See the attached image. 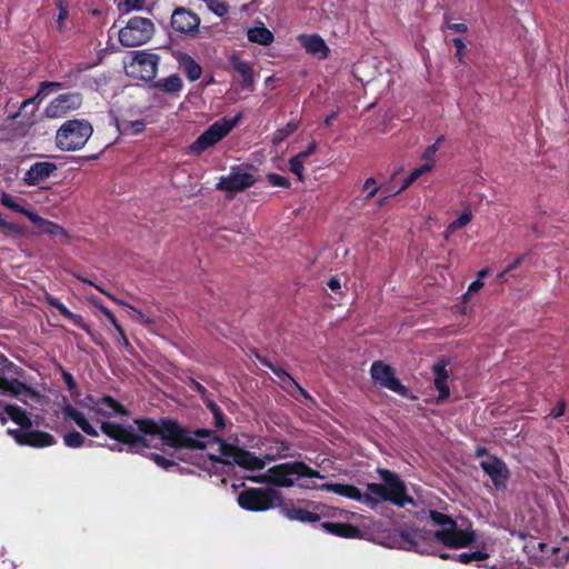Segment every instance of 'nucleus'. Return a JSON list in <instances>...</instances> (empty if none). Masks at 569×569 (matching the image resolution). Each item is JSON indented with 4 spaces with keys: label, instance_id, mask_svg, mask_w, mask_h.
Returning a JSON list of instances; mask_svg holds the SVG:
<instances>
[{
    "label": "nucleus",
    "instance_id": "21",
    "mask_svg": "<svg viewBox=\"0 0 569 569\" xmlns=\"http://www.w3.org/2000/svg\"><path fill=\"white\" fill-rule=\"evenodd\" d=\"M260 361L263 366L271 369V371L282 381V383L284 385V388L289 389V386L293 387L303 397L309 398L308 392L302 387H300V385L297 381H295L293 378L286 370H283L281 367H277V366L272 365L271 362L267 361L266 359H260Z\"/></svg>",
    "mask_w": 569,
    "mask_h": 569
},
{
    "label": "nucleus",
    "instance_id": "18",
    "mask_svg": "<svg viewBox=\"0 0 569 569\" xmlns=\"http://www.w3.org/2000/svg\"><path fill=\"white\" fill-rule=\"evenodd\" d=\"M447 362L441 360L433 365V375H435V387L439 392L438 401H442L450 396V389L448 385V380L450 378V372L447 370Z\"/></svg>",
    "mask_w": 569,
    "mask_h": 569
},
{
    "label": "nucleus",
    "instance_id": "61",
    "mask_svg": "<svg viewBox=\"0 0 569 569\" xmlns=\"http://www.w3.org/2000/svg\"><path fill=\"white\" fill-rule=\"evenodd\" d=\"M386 201H387V198L379 200V206H383L386 203Z\"/></svg>",
    "mask_w": 569,
    "mask_h": 569
},
{
    "label": "nucleus",
    "instance_id": "42",
    "mask_svg": "<svg viewBox=\"0 0 569 569\" xmlns=\"http://www.w3.org/2000/svg\"><path fill=\"white\" fill-rule=\"evenodd\" d=\"M268 180L274 187H282V188L289 187L288 178L277 174V173L269 174Z\"/></svg>",
    "mask_w": 569,
    "mask_h": 569
},
{
    "label": "nucleus",
    "instance_id": "19",
    "mask_svg": "<svg viewBox=\"0 0 569 569\" xmlns=\"http://www.w3.org/2000/svg\"><path fill=\"white\" fill-rule=\"evenodd\" d=\"M299 42L306 51L319 59L328 57L329 48L325 40L318 34H302L299 37Z\"/></svg>",
    "mask_w": 569,
    "mask_h": 569
},
{
    "label": "nucleus",
    "instance_id": "24",
    "mask_svg": "<svg viewBox=\"0 0 569 569\" xmlns=\"http://www.w3.org/2000/svg\"><path fill=\"white\" fill-rule=\"evenodd\" d=\"M46 301L50 306L57 308L60 311V313L63 315L64 317H67L69 320H71L73 322V325L82 328L86 331L89 330L88 326L83 321L82 317L77 313L71 312L62 302H60V300L58 298L48 295L46 297Z\"/></svg>",
    "mask_w": 569,
    "mask_h": 569
},
{
    "label": "nucleus",
    "instance_id": "63",
    "mask_svg": "<svg viewBox=\"0 0 569 569\" xmlns=\"http://www.w3.org/2000/svg\"><path fill=\"white\" fill-rule=\"evenodd\" d=\"M194 386H196L197 390H202V387L199 383L194 382Z\"/></svg>",
    "mask_w": 569,
    "mask_h": 569
},
{
    "label": "nucleus",
    "instance_id": "64",
    "mask_svg": "<svg viewBox=\"0 0 569 569\" xmlns=\"http://www.w3.org/2000/svg\"><path fill=\"white\" fill-rule=\"evenodd\" d=\"M81 280H82L83 282H87V283L92 284V282H91V281H89V280H87V279H81Z\"/></svg>",
    "mask_w": 569,
    "mask_h": 569
},
{
    "label": "nucleus",
    "instance_id": "32",
    "mask_svg": "<svg viewBox=\"0 0 569 569\" xmlns=\"http://www.w3.org/2000/svg\"><path fill=\"white\" fill-rule=\"evenodd\" d=\"M443 142V137H439L435 143L429 146L422 153L421 160L426 163L431 162V166L435 167L436 163V153L440 149Z\"/></svg>",
    "mask_w": 569,
    "mask_h": 569
},
{
    "label": "nucleus",
    "instance_id": "31",
    "mask_svg": "<svg viewBox=\"0 0 569 569\" xmlns=\"http://www.w3.org/2000/svg\"><path fill=\"white\" fill-rule=\"evenodd\" d=\"M471 219H472L471 210H469V209L463 210L459 214V217L448 226L447 237L449 236V233H452L457 229H460V228H463L465 226H467L471 221Z\"/></svg>",
    "mask_w": 569,
    "mask_h": 569
},
{
    "label": "nucleus",
    "instance_id": "60",
    "mask_svg": "<svg viewBox=\"0 0 569 569\" xmlns=\"http://www.w3.org/2000/svg\"><path fill=\"white\" fill-rule=\"evenodd\" d=\"M487 273H488L487 269L480 270L478 272V279L482 280V278L486 277Z\"/></svg>",
    "mask_w": 569,
    "mask_h": 569
},
{
    "label": "nucleus",
    "instance_id": "40",
    "mask_svg": "<svg viewBox=\"0 0 569 569\" xmlns=\"http://www.w3.org/2000/svg\"><path fill=\"white\" fill-rule=\"evenodd\" d=\"M208 406L211 409V412L213 415L216 426L218 428L224 427L223 413L220 410V408L217 405H214L213 402H209Z\"/></svg>",
    "mask_w": 569,
    "mask_h": 569
},
{
    "label": "nucleus",
    "instance_id": "36",
    "mask_svg": "<svg viewBox=\"0 0 569 569\" xmlns=\"http://www.w3.org/2000/svg\"><path fill=\"white\" fill-rule=\"evenodd\" d=\"M64 445L69 448H79L84 445V437L78 431H72L63 437Z\"/></svg>",
    "mask_w": 569,
    "mask_h": 569
},
{
    "label": "nucleus",
    "instance_id": "49",
    "mask_svg": "<svg viewBox=\"0 0 569 569\" xmlns=\"http://www.w3.org/2000/svg\"><path fill=\"white\" fill-rule=\"evenodd\" d=\"M448 28L461 33H465L468 30L465 23H448Z\"/></svg>",
    "mask_w": 569,
    "mask_h": 569
},
{
    "label": "nucleus",
    "instance_id": "33",
    "mask_svg": "<svg viewBox=\"0 0 569 569\" xmlns=\"http://www.w3.org/2000/svg\"><path fill=\"white\" fill-rule=\"evenodd\" d=\"M305 161L306 160L300 158L298 154L292 157L289 160V169H290V171L293 174H296L300 181H303V179H305V176H303V171H305L303 163H305Z\"/></svg>",
    "mask_w": 569,
    "mask_h": 569
},
{
    "label": "nucleus",
    "instance_id": "29",
    "mask_svg": "<svg viewBox=\"0 0 569 569\" xmlns=\"http://www.w3.org/2000/svg\"><path fill=\"white\" fill-rule=\"evenodd\" d=\"M182 80L177 74H171L167 78L158 80L153 87L168 93H176L182 89Z\"/></svg>",
    "mask_w": 569,
    "mask_h": 569
},
{
    "label": "nucleus",
    "instance_id": "8",
    "mask_svg": "<svg viewBox=\"0 0 569 569\" xmlns=\"http://www.w3.org/2000/svg\"><path fill=\"white\" fill-rule=\"evenodd\" d=\"M159 62L160 57L154 52L148 50L134 51L127 70L134 78L150 81L157 76Z\"/></svg>",
    "mask_w": 569,
    "mask_h": 569
},
{
    "label": "nucleus",
    "instance_id": "9",
    "mask_svg": "<svg viewBox=\"0 0 569 569\" xmlns=\"http://www.w3.org/2000/svg\"><path fill=\"white\" fill-rule=\"evenodd\" d=\"M279 493L274 489H251L238 496L239 506L249 511H264L277 505Z\"/></svg>",
    "mask_w": 569,
    "mask_h": 569
},
{
    "label": "nucleus",
    "instance_id": "51",
    "mask_svg": "<svg viewBox=\"0 0 569 569\" xmlns=\"http://www.w3.org/2000/svg\"><path fill=\"white\" fill-rule=\"evenodd\" d=\"M417 179L413 177L412 173L408 176V178L403 181L402 186L399 188L397 192H400L405 189H407L412 182H415Z\"/></svg>",
    "mask_w": 569,
    "mask_h": 569
},
{
    "label": "nucleus",
    "instance_id": "62",
    "mask_svg": "<svg viewBox=\"0 0 569 569\" xmlns=\"http://www.w3.org/2000/svg\"><path fill=\"white\" fill-rule=\"evenodd\" d=\"M94 287H96L99 291H101V292H103V293H107V292L102 289V287H99V286H94Z\"/></svg>",
    "mask_w": 569,
    "mask_h": 569
},
{
    "label": "nucleus",
    "instance_id": "14",
    "mask_svg": "<svg viewBox=\"0 0 569 569\" xmlns=\"http://www.w3.org/2000/svg\"><path fill=\"white\" fill-rule=\"evenodd\" d=\"M200 24V18L184 8H178L171 17L172 28L180 33H191L197 31Z\"/></svg>",
    "mask_w": 569,
    "mask_h": 569
},
{
    "label": "nucleus",
    "instance_id": "48",
    "mask_svg": "<svg viewBox=\"0 0 569 569\" xmlns=\"http://www.w3.org/2000/svg\"><path fill=\"white\" fill-rule=\"evenodd\" d=\"M62 377H63V380H64L66 385L68 386L69 390H73L76 388V381H74L73 377L69 372H66V371H63Z\"/></svg>",
    "mask_w": 569,
    "mask_h": 569
},
{
    "label": "nucleus",
    "instance_id": "13",
    "mask_svg": "<svg viewBox=\"0 0 569 569\" xmlns=\"http://www.w3.org/2000/svg\"><path fill=\"white\" fill-rule=\"evenodd\" d=\"M481 469L491 479L497 490H505L510 477L507 465L497 457H489L480 462Z\"/></svg>",
    "mask_w": 569,
    "mask_h": 569
},
{
    "label": "nucleus",
    "instance_id": "30",
    "mask_svg": "<svg viewBox=\"0 0 569 569\" xmlns=\"http://www.w3.org/2000/svg\"><path fill=\"white\" fill-rule=\"evenodd\" d=\"M299 128V121H289L284 127L279 128L273 136L272 142L279 144Z\"/></svg>",
    "mask_w": 569,
    "mask_h": 569
},
{
    "label": "nucleus",
    "instance_id": "25",
    "mask_svg": "<svg viewBox=\"0 0 569 569\" xmlns=\"http://www.w3.org/2000/svg\"><path fill=\"white\" fill-rule=\"evenodd\" d=\"M438 556L441 559H455L465 565L470 563L472 561L480 562V561H483L489 558V553L481 551V550L473 551V552H461L459 555H450L448 552H439Z\"/></svg>",
    "mask_w": 569,
    "mask_h": 569
},
{
    "label": "nucleus",
    "instance_id": "5",
    "mask_svg": "<svg viewBox=\"0 0 569 569\" xmlns=\"http://www.w3.org/2000/svg\"><path fill=\"white\" fill-rule=\"evenodd\" d=\"M92 133L93 128L88 120H68L56 133V146L62 151H77L86 146Z\"/></svg>",
    "mask_w": 569,
    "mask_h": 569
},
{
    "label": "nucleus",
    "instance_id": "53",
    "mask_svg": "<svg viewBox=\"0 0 569 569\" xmlns=\"http://www.w3.org/2000/svg\"><path fill=\"white\" fill-rule=\"evenodd\" d=\"M127 307L133 311V315L131 316L132 320L136 322H139L141 319V316H143L144 313L130 305H128Z\"/></svg>",
    "mask_w": 569,
    "mask_h": 569
},
{
    "label": "nucleus",
    "instance_id": "11",
    "mask_svg": "<svg viewBox=\"0 0 569 569\" xmlns=\"http://www.w3.org/2000/svg\"><path fill=\"white\" fill-rule=\"evenodd\" d=\"M254 181L256 179L248 168L236 167L229 174L220 178L217 189L233 193L251 187Z\"/></svg>",
    "mask_w": 569,
    "mask_h": 569
},
{
    "label": "nucleus",
    "instance_id": "4",
    "mask_svg": "<svg viewBox=\"0 0 569 569\" xmlns=\"http://www.w3.org/2000/svg\"><path fill=\"white\" fill-rule=\"evenodd\" d=\"M3 413L6 418L19 426L18 429H8V433L11 435L19 445L39 448L54 445V438L50 433L31 430V419L21 408L7 405Z\"/></svg>",
    "mask_w": 569,
    "mask_h": 569
},
{
    "label": "nucleus",
    "instance_id": "58",
    "mask_svg": "<svg viewBox=\"0 0 569 569\" xmlns=\"http://www.w3.org/2000/svg\"><path fill=\"white\" fill-rule=\"evenodd\" d=\"M118 333H119V336H120V338H119V342H120V343H122V345H123V346H126V347H129V346H130V345H129V340H128V338L126 337L124 331H123V329H122V328H121V332H118Z\"/></svg>",
    "mask_w": 569,
    "mask_h": 569
},
{
    "label": "nucleus",
    "instance_id": "26",
    "mask_svg": "<svg viewBox=\"0 0 569 569\" xmlns=\"http://www.w3.org/2000/svg\"><path fill=\"white\" fill-rule=\"evenodd\" d=\"M284 515L290 520H297L301 522H317L320 520V516L318 513L300 507L287 508L284 509Z\"/></svg>",
    "mask_w": 569,
    "mask_h": 569
},
{
    "label": "nucleus",
    "instance_id": "44",
    "mask_svg": "<svg viewBox=\"0 0 569 569\" xmlns=\"http://www.w3.org/2000/svg\"><path fill=\"white\" fill-rule=\"evenodd\" d=\"M432 169H433V167L431 166V162H428V163L423 162L421 166L416 168L411 173L413 174V177L416 179H418L421 176L427 174L430 171H432Z\"/></svg>",
    "mask_w": 569,
    "mask_h": 569
},
{
    "label": "nucleus",
    "instance_id": "7",
    "mask_svg": "<svg viewBox=\"0 0 569 569\" xmlns=\"http://www.w3.org/2000/svg\"><path fill=\"white\" fill-rule=\"evenodd\" d=\"M154 33L153 22L143 17H132L119 31V41L124 47H138L147 43Z\"/></svg>",
    "mask_w": 569,
    "mask_h": 569
},
{
    "label": "nucleus",
    "instance_id": "38",
    "mask_svg": "<svg viewBox=\"0 0 569 569\" xmlns=\"http://www.w3.org/2000/svg\"><path fill=\"white\" fill-rule=\"evenodd\" d=\"M56 4H57L58 10H59V14H58V19H57V26H58V29L60 31H62L63 28H64L63 23H64V21L69 17L68 4H67L66 0H56Z\"/></svg>",
    "mask_w": 569,
    "mask_h": 569
},
{
    "label": "nucleus",
    "instance_id": "46",
    "mask_svg": "<svg viewBox=\"0 0 569 569\" xmlns=\"http://www.w3.org/2000/svg\"><path fill=\"white\" fill-rule=\"evenodd\" d=\"M483 287V282L480 279H476L469 284L467 292L463 295V299H467L471 295L478 292Z\"/></svg>",
    "mask_w": 569,
    "mask_h": 569
},
{
    "label": "nucleus",
    "instance_id": "6",
    "mask_svg": "<svg viewBox=\"0 0 569 569\" xmlns=\"http://www.w3.org/2000/svg\"><path fill=\"white\" fill-rule=\"evenodd\" d=\"M240 119V113L233 118L223 117L219 119L189 146L188 153L192 156H200L208 149L214 147L231 132V130L239 123Z\"/></svg>",
    "mask_w": 569,
    "mask_h": 569
},
{
    "label": "nucleus",
    "instance_id": "52",
    "mask_svg": "<svg viewBox=\"0 0 569 569\" xmlns=\"http://www.w3.org/2000/svg\"><path fill=\"white\" fill-rule=\"evenodd\" d=\"M328 287L332 290V291H336L338 289L341 288V283H340V280L338 278H331L329 281H328Z\"/></svg>",
    "mask_w": 569,
    "mask_h": 569
},
{
    "label": "nucleus",
    "instance_id": "34",
    "mask_svg": "<svg viewBox=\"0 0 569 569\" xmlns=\"http://www.w3.org/2000/svg\"><path fill=\"white\" fill-rule=\"evenodd\" d=\"M144 128H146L144 121L134 120V121L123 122L119 129L123 133L130 132L132 134H139L144 130Z\"/></svg>",
    "mask_w": 569,
    "mask_h": 569
},
{
    "label": "nucleus",
    "instance_id": "2",
    "mask_svg": "<svg viewBox=\"0 0 569 569\" xmlns=\"http://www.w3.org/2000/svg\"><path fill=\"white\" fill-rule=\"evenodd\" d=\"M377 472L382 483H367V490L365 492L348 483L326 482L318 485L317 480L323 479L325 477L303 462L276 465L269 468L264 473L254 476L251 479L259 483H270L278 487L298 485L306 489H320L335 492L363 503L371 509L379 506L382 501H389L400 508H405L408 505L415 506L413 499L407 492L406 483L396 472L383 468H379Z\"/></svg>",
    "mask_w": 569,
    "mask_h": 569
},
{
    "label": "nucleus",
    "instance_id": "1",
    "mask_svg": "<svg viewBox=\"0 0 569 569\" xmlns=\"http://www.w3.org/2000/svg\"><path fill=\"white\" fill-rule=\"evenodd\" d=\"M66 421L74 422L86 435L98 437L100 432L117 441L109 447L112 451L143 453L148 448H198L207 450L212 461L224 465L236 463L248 470H260L266 461L287 457L289 446L276 443L266 450L262 458L231 446L207 429L193 432L182 428L176 421L137 419L133 425H126L122 418L128 416L127 409L113 398L106 396L87 407V411L66 405L62 408Z\"/></svg>",
    "mask_w": 569,
    "mask_h": 569
},
{
    "label": "nucleus",
    "instance_id": "10",
    "mask_svg": "<svg viewBox=\"0 0 569 569\" xmlns=\"http://www.w3.org/2000/svg\"><path fill=\"white\" fill-rule=\"evenodd\" d=\"M83 98L80 92H67L59 94L46 107L44 113L48 118H62L67 113L78 110L82 104Z\"/></svg>",
    "mask_w": 569,
    "mask_h": 569
},
{
    "label": "nucleus",
    "instance_id": "35",
    "mask_svg": "<svg viewBox=\"0 0 569 569\" xmlns=\"http://www.w3.org/2000/svg\"><path fill=\"white\" fill-rule=\"evenodd\" d=\"M1 203L17 212L23 213L28 217V212H32L31 210H28L20 206L11 194L9 193H2L1 196Z\"/></svg>",
    "mask_w": 569,
    "mask_h": 569
},
{
    "label": "nucleus",
    "instance_id": "54",
    "mask_svg": "<svg viewBox=\"0 0 569 569\" xmlns=\"http://www.w3.org/2000/svg\"><path fill=\"white\" fill-rule=\"evenodd\" d=\"M521 261H522V258H521V257L517 258V259H516V260H515V261H513V262H512V263H511V264H510V266H509V267H508V268H507V269L501 273V276H500V277H503V274H505V273H507V272H509V271L513 270L515 268H517V267L521 263Z\"/></svg>",
    "mask_w": 569,
    "mask_h": 569
},
{
    "label": "nucleus",
    "instance_id": "15",
    "mask_svg": "<svg viewBox=\"0 0 569 569\" xmlns=\"http://www.w3.org/2000/svg\"><path fill=\"white\" fill-rule=\"evenodd\" d=\"M58 167L53 162L42 161L33 163L24 173L23 182L27 186H37L51 177Z\"/></svg>",
    "mask_w": 569,
    "mask_h": 569
},
{
    "label": "nucleus",
    "instance_id": "57",
    "mask_svg": "<svg viewBox=\"0 0 569 569\" xmlns=\"http://www.w3.org/2000/svg\"><path fill=\"white\" fill-rule=\"evenodd\" d=\"M338 117V111H333L332 113H330L329 116H327L325 118V126H330L332 123V121Z\"/></svg>",
    "mask_w": 569,
    "mask_h": 569
},
{
    "label": "nucleus",
    "instance_id": "41",
    "mask_svg": "<svg viewBox=\"0 0 569 569\" xmlns=\"http://www.w3.org/2000/svg\"><path fill=\"white\" fill-rule=\"evenodd\" d=\"M363 190L368 191L366 200H370L378 192L379 187L373 178H368L363 183Z\"/></svg>",
    "mask_w": 569,
    "mask_h": 569
},
{
    "label": "nucleus",
    "instance_id": "22",
    "mask_svg": "<svg viewBox=\"0 0 569 569\" xmlns=\"http://www.w3.org/2000/svg\"><path fill=\"white\" fill-rule=\"evenodd\" d=\"M178 62L190 81H196L201 77L202 69L200 64L190 56L181 53L178 58Z\"/></svg>",
    "mask_w": 569,
    "mask_h": 569
},
{
    "label": "nucleus",
    "instance_id": "3",
    "mask_svg": "<svg viewBox=\"0 0 569 569\" xmlns=\"http://www.w3.org/2000/svg\"><path fill=\"white\" fill-rule=\"evenodd\" d=\"M430 518L440 526L436 531H401L399 547L419 553H437V547L466 548L475 542L476 533L470 526L462 527L449 516L431 510Z\"/></svg>",
    "mask_w": 569,
    "mask_h": 569
},
{
    "label": "nucleus",
    "instance_id": "37",
    "mask_svg": "<svg viewBox=\"0 0 569 569\" xmlns=\"http://www.w3.org/2000/svg\"><path fill=\"white\" fill-rule=\"evenodd\" d=\"M206 3L210 11H212L218 17H223L229 12L228 4L222 0H207Z\"/></svg>",
    "mask_w": 569,
    "mask_h": 569
},
{
    "label": "nucleus",
    "instance_id": "45",
    "mask_svg": "<svg viewBox=\"0 0 569 569\" xmlns=\"http://www.w3.org/2000/svg\"><path fill=\"white\" fill-rule=\"evenodd\" d=\"M151 458L156 462L157 466H159L163 469H168L174 465L172 461H170L169 459L164 458L161 455L153 453L151 456Z\"/></svg>",
    "mask_w": 569,
    "mask_h": 569
},
{
    "label": "nucleus",
    "instance_id": "23",
    "mask_svg": "<svg viewBox=\"0 0 569 569\" xmlns=\"http://www.w3.org/2000/svg\"><path fill=\"white\" fill-rule=\"evenodd\" d=\"M248 39L261 46H269L273 41V34L268 30L262 22H258L254 27L248 30Z\"/></svg>",
    "mask_w": 569,
    "mask_h": 569
},
{
    "label": "nucleus",
    "instance_id": "28",
    "mask_svg": "<svg viewBox=\"0 0 569 569\" xmlns=\"http://www.w3.org/2000/svg\"><path fill=\"white\" fill-rule=\"evenodd\" d=\"M232 68L241 76L242 83L246 87L253 84V76L251 64L247 61L239 59L238 57L231 58Z\"/></svg>",
    "mask_w": 569,
    "mask_h": 569
},
{
    "label": "nucleus",
    "instance_id": "47",
    "mask_svg": "<svg viewBox=\"0 0 569 569\" xmlns=\"http://www.w3.org/2000/svg\"><path fill=\"white\" fill-rule=\"evenodd\" d=\"M317 150V143L315 141H312L308 148L301 152L298 153V156L302 159H307L308 157H310L311 154H313Z\"/></svg>",
    "mask_w": 569,
    "mask_h": 569
},
{
    "label": "nucleus",
    "instance_id": "20",
    "mask_svg": "<svg viewBox=\"0 0 569 569\" xmlns=\"http://www.w3.org/2000/svg\"><path fill=\"white\" fill-rule=\"evenodd\" d=\"M28 219L38 228V230L42 233L53 234V236H62L64 234V229L49 220L43 219L37 212H28Z\"/></svg>",
    "mask_w": 569,
    "mask_h": 569
},
{
    "label": "nucleus",
    "instance_id": "12",
    "mask_svg": "<svg viewBox=\"0 0 569 569\" xmlns=\"http://www.w3.org/2000/svg\"><path fill=\"white\" fill-rule=\"evenodd\" d=\"M371 378L376 383L400 396H405L408 389L396 378L393 369L382 362L375 361L370 368Z\"/></svg>",
    "mask_w": 569,
    "mask_h": 569
},
{
    "label": "nucleus",
    "instance_id": "56",
    "mask_svg": "<svg viewBox=\"0 0 569 569\" xmlns=\"http://www.w3.org/2000/svg\"><path fill=\"white\" fill-rule=\"evenodd\" d=\"M142 0H126V4L132 9H139Z\"/></svg>",
    "mask_w": 569,
    "mask_h": 569
},
{
    "label": "nucleus",
    "instance_id": "59",
    "mask_svg": "<svg viewBox=\"0 0 569 569\" xmlns=\"http://www.w3.org/2000/svg\"><path fill=\"white\" fill-rule=\"evenodd\" d=\"M110 299H112L113 301L118 302L119 305H122V306H128V303H126L124 301L120 300V299H117L111 293H106Z\"/></svg>",
    "mask_w": 569,
    "mask_h": 569
},
{
    "label": "nucleus",
    "instance_id": "16",
    "mask_svg": "<svg viewBox=\"0 0 569 569\" xmlns=\"http://www.w3.org/2000/svg\"><path fill=\"white\" fill-rule=\"evenodd\" d=\"M0 391L4 395L17 397L23 402L29 400L38 399L39 396L31 388L18 380H9L0 377Z\"/></svg>",
    "mask_w": 569,
    "mask_h": 569
},
{
    "label": "nucleus",
    "instance_id": "17",
    "mask_svg": "<svg viewBox=\"0 0 569 569\" xmlns=\"http://www.w3.org/2000/svg\"><path fill=\"white\" fill-rule=\"evenodd\" d=\"M63 87L64 86L61 82H56V81H44V82H41L36 97L24 100L22 102V104H21L20 111L14 113V114H12L11 119L16 120L22 113V111H27V109L29 107L32 108L30 114L33 116V113H34V111L37 109L36 101H37V99L39 97H46V96H48V94H50V93H52L54 91L63 89Z\"/></svg>",
    "mask_w": 569,
    "mask_h": 569
},
{
    "label": "nucleus",
    "instance_id": "50",
    "mask_svg": "<svg viewBox=\"0 0 569 569\" xmlns=\"http://www.w3.org/2000/svg\"><path fill=\"white\" fill-rule=\"evenodd\" d=\"M566 403L563 401L559 402L557 408L552 411L553 418H559L565 413Z\"/></svg>",
    "mask_w": 569,
    "mask_h": 569
},
{
    "label": "nucleus",
    "instance_id": "43",
    "mask_svg": "<svg viewBox=\"0 0 569 569\" xmlns=\"http://www.w3.org/2000/svg\"><path fill=\"white\" fill-rule=\"evenodd\" d=\"M455 47L457 48L456 57L458 58L459 62H463V54L466 50V44L462 39L455 38L452 40Z\"/></svg>",
    "mask_w": 569,
    "mask_h": 569
},
{
    "label": "nucleus",
    "instance_id": "55",
    "mask_svg": "<svg viewBox=\"0 0 569 569\" xmlns=\"http://www.w3.org/2000/svg\"><path fill=\"white\" fill-rule=\"evenodd\" d=\"M154 321L156 320L153 318H151L150 316L144 313L143 316H141V319L138 323L148 326V325L154 323Z\"/></svg>",
    "mask_w": 569,
    "mask_h": 569
},
{
    "label": "nucleus",
    "instance_id": "27",
    "mask_svg": "<svg viewBox=\"0 0 569 569\" xmlns=\"http://www.w3.org/2000/svg\"><path fill=\"white\" fill-rule=\"evenodd\" d=\"M321 526L326 531L340 537L351 538L359 533V530L351 525L339 522H322Z\"/></svg>",
    "mask_w": 569,
    "mask_h": 569
},
{
    "label": "nucleus",
    "instance_id": "39",
    "mask_svg": "<svg viewBox=\"0 0 569 569\" xmlns=\"http://www.w3.org/2000/svg\"><path fill=\"white\" fill-rule=\"evenodd\" d=\"M94 306L106 316L109 322L114 327L117 332H121V326L118 323L116 316L104 306L94 303Z\"/></svg>",
    "mask_w": 569,
    "mask_h": 569
}]
</instances>
